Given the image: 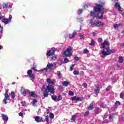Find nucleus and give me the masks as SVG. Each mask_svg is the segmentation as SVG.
I'll use <instances>...</instances> for the list:
<instances>
[{
  "mask_svg": "<svg viewBox=\"0 0 124 124\" xmlns=\"http://www.w3.org/2000/svg\"><path fill=\"white\" fill-rule=\"evenodd\" d=\"M96 7H94V11L91 12L90 13L91 16L94 18L96 17L98 19H102L103 18V12H101L103 10V6L100 4H95Z\"/></svg>",
  "mask_w": 124,
  "mask_h": 124,
  "instance_id": "f257e3e1",
  "label": "nucleus"
},
{
  "mask_svg": "<svg viewBox=\"0 0 124 124\" xmlns=\"http://www.w3.org/2000/svg\"><path fill=\"white\" fill-rule=\"evenodd\" d=\"M102 48L103 50L102 52V58H105L106 56H108L110 54L113 53V50H110V47H109V43L108 42L105 41L101 44Z\"/></svg>",
  "mask_w": 124,
  "mask_h": 124,
  "instance_id": "f03ea898",
  "label": "nucleus"
},
{
  "mask_svg": "<svg viewBox=\"0 0 124 124\" xmlns=\"http://www.w3.org/2000/svg\"><path fill=\"white\" fill-rule=\"evenodd\" d=\"M90 23L91 24L90 27L91 28H93V27L95 26H97V27H99V26H103V25H104V23L99 22L98 20H95L93 22L92 19L90 20Z\"/></svg>",
  "mask_w": 124,
  "mask_h": 124,
  "instance_id": "7ed1b4c3",
  "label": "nucleus"
},
{
  "mask_svg": "<svg viewBox=\"0 0 124 124\" xmlns=\"http://www.w3.org/2000/svg\"><path fill=\"white\" fill-rule=\"evenodd\" d=\"M27 74L31 80L32 82H34V80H35V77L34 76V74H32V70H29L27 71Z\"/></svg>",
  "mask_w": 124,
  "mask_h": 124,
  "instance_id": "20e7f679",
  "label": "nucleus"
},
{
  "mask_svg": "<svg viewBox=\"0 0 124 124\" xmlns=\"http://www.w3.org/2000/svg\"><path fill=\"white\" fill-rule=\"evenodd\" d=\"M45 90H46V91L50 93H54V92H55V88L53 85L48 84Z\"/></svg>",
  "mask_w": 124,
  "mask_h": 124,
  "instance_id": "39448f33",
  "label": "nucleus"
},
{
  "mask_svg": "<svg viewBox=\"0 0 124 124\" xmlns=\"http://www.w3.org/2000/svg\"><path fill=\"white\" fill-rule=\"evenodd\" d=\"M63 55L66 57H69V56H72V52H71V47L68 46L66 51L64 52Z\"/></svg>",
  "mask_w": 124,
  "mask_h": 124,
  "instance_id": "423d86ee",
  "label": "nucleus"
},
{
  "mask_svg": "<svg viewBox=\"0 0 124 124\" xmlns=\"http://www.w3.org/2000/svg\"><path fill=\"white\" fill-rule=\"evenodd\" d=\"M56 67H57V65L55 64V63H48L46 66L47 70H48V69H50V70H53V69H55Z\"/></svg>",
  "mask_w": 124,
  "mask_h": 124,
  "instance_id": "0eeeda50",
  "label": "nucleus"
},
{
  "mask_svg": "<svg viewBox=\"0 0 124 124\" xmlns=\"http://www.w3.org/2000/svg\"><path fill=\"white\" fill-rule=\"evenodd\" d=\"M56 49L55 47H52L50 50H48L46 52V56H52V55H54L55 52L56 51Z\"/></svg>",
  "mask_w": 124,
  "mask_h": 124,
  "instance_id": "6e6552de",
  "label": "nucleus"
},
{
  "mask_svg": "<svg viewBox=\"0 0 124 124\" xmlns=\"http://www.w3.org/2000/svg\"><path fill=\"white\" fill-rule=\"evenodd\" d=\"M46 82L48 83V85H54V84H55V83L56 82V80H52L50 78H47Z\"/></svg>",
  "mask_w": 124,
  "mask_h": 124,
  "instance_id": "1a4fd4ad",
  "label": "nucleus"
},
{
  "mask_svg": "<svg viewBox=\"0 0 124 124\" xmlns=\"http://www.w3.org/2000/svg\"><path fill=\"white\" fill-rule=\"evenodd\" d=\"M34 119L37 123H41L42 122V117L39 116H36Z\"/></svg>",
  "mask_w": 124,
  "mask_h": 124,
  "instance_id": "9d476101",
  "label": "nucleus"
},
{
  "mask_svg": "<svg viewBox=\"0 0 124 124\" xmlns=\"http://www.w3.org/2000/svg\"><path fill=\"white\" fill-rule=\"evenodd\" d=\"M21 93L24 96L27 95V90L25 89L23 87L21 88Z\"/></svg>",
  "mask_w": 124,
  "mask_h": 124,
  "instance_id": "9b49d317",
  "label": "nucleus"
},
{
  "mask_svg": "<svg viewBox=\"0 0 124 124\" xmlns=\"http://www.w3.org/2000/svg\"><path fill=\"white\" fill-rule=\"evenodd\" d=\"M2 120L4 121L5 123H7L8 121V116L4 114H1Z\"/></svg>",
  "mask_w": 124,
  "mask_h": 124,
  "instance_id": "f8f14e48",
  "label": "nucleus"
},
{
  "mask_svg": "<svg viewBox=\"0 0 124 124\" xmlns=\"http://www.w3.org/2000/svg\"><path fill=\"white\" fill-rule=\"evenodd\" d=\"M115 7H117L118 11H123V8L121 7V6L120 5V4L118 2H116L115 4Z\"/></svg>",
  "mask_w": 124,
  "mask_h": 124,
  "instance_id": "ddd939ff",
  "label": "nucleus"
},
{
  "mask_svg": "<svg viewBox=\"0 0 124 124\" xmlns=\"http://www.w3.org/2000/svg\"><path fill=\"white\" fill-rule=\"evenodd\" d=\"M99 91H100L99 86H96L94 90V93H95V94H98V93H99Z\"/></svg>",
  "mask_w": 124,
  "mask_h": 124,
  "instance_id": "4468645a",
  "label": "nucleus"
},
{
  "mask_svg": "<svg viewBox=\"0 0 124 124\" xmlns=\"http://www.w3.org/2000/svg\"><path fill=\"white\" fill-rule=\"evenodd\" d=\"M93 103L94 102H92L88 107V109L89 111H92L93 109Z\"/></svg>",
  "mask_w": 124,
  "mask_h": 124,
  "instance_id": "2eb2a0df",
  "label": "nucleus"
},
{
  "mask_svg": "<svg viewBox=\"0 0 124 124\" xmlns=\"http://www.w3.org/2000/svg\"><path fill=\"white\" fill-rule=\"evenodd\" d=\"M62 85L64 86V87H67L68 85H70V82L69 81H64L62 82Z\"/></svg>",
  "mask_w": 124,
  "mask_h": 124,
  "instance_id": "dca6fc26",
  "label": "nucleus"
},
{
  "mask_svg": "<svg viewBox=\"0 0 124 124\" xmlns=\"http://www.w3.org/2000/svg\"><path fill=\"white\" fill-rule=\"evenodd\" d=\"M76 31H74L72 34H69V39H72V38H74V37H75V36H76Z\"/></svg>",
  "mask_w": 124,
  "mask_h": 124,
  "instance_id": "f3484780",
  "label": "nucleus"
},
{
  "mask_svg": "<svg viewBox=\"0 0 124 124\" xmlns=\"http://www.w3.org/2000/svg\"><path fill=\"white\" fill-rule=\"evenodd\" d=\"M3 8H7L8 7H10V3L5 2L3 3Z\"/></svg>",
  "mask_w": 124,
  "mask_h": 124,
  "instance_id": "a211bd4d",
  "label": "nucleus"
},
{
  "mask_svg": "<svg viewBox=\"0 0 124 124\" xmlns=\"http://www.w3.org/2000/svg\"><path fill=\"white\" fill-rule=\"evenodd\" d=\"M71 99H72V101H75L76 100H77V101H78L81 100V98H80L79 97H76V96H74L71 98Z\"/></svg>",
  "mask_w": 124,
  "mask_h": 124,
  "instance_id": "6ab92c4d",
  "label": "nucleus"
},
{
  "mask_svg": "<svg viewBox=\"0 0 124 124\" xmlns=\"http://www.w3.org/2000/svg\"><path fill=\"white\" fill-rule=\"evenodd\" d=\"M8 18H5L3 19V23H4L5 25H7L8 23H10Z\"/></svg>",
  "mask_w": 124,
  "mask_h": 124,
  "instance_id": "aec40b11",
  "label": "nucleus"
},
{
  "mask_svg": "<svg viewBox=\"0 0 124 124\" xmlns=\"http://www.w3.org/2000/svg\"><path fill=\"white\" fill-rule=\"evenodd\" d=\"M32 69H33V70H35V71H37L38 72H40V71H42V72H43L44 71H47V68H45L41 69L40 70H37L35 69V68H34V67H33Z\"/></svg>",
  "mask_w": 124,
  "mask_h": 124,
  "instance_id": "412c9836",
  "label": "nucleus"
},
{
  "mask_svg": "<svg viewBox=\"0 0 124 124\" xmlns=\"http://www.w3.org/2000/svg\"><path fill=\"white\" fill-rule=\"evenodd\" d=\"M78 117V115H77V114L73 115L72 116L71 120L73 121V122H75V120H76V118H77Z\"/></svg>",
  "mask_w": 124,
  "mask_h": 124,
  "instance_id": "4be33fe9",
  "label": "nucleus"
},
{
  "mask_svg": "<svg viewBox=\"0 0 124 124\" xmlns=\"http://www.w3.org/2000/svg\"><path fill=\"white\" fill-rule=\"evenodd\" d=\"M57 76L59 79H61V78H62V73H61L60 71L57 72Z\"/></svg>",
  "mask_w": 124,
  "mask_h": 124,
  "instance_id": "5701e85b",
  "label": "nucleus"
},
{
  "mask_svg": "<svg viewBox=\"0 0 124 124\" xmlns=\"http://www.w3.org/2000/svg\"><path fill=\"white\" fill-rule=\"evenodd\" d=\"M48 91L46 90L44 91V97H48Z\"/></svg>",
  "mask_w": 124,
  "mask_h": 124,
  "instance_id": "b1692460",
  "label": "nucleus"
},
{
  "mask_svg": "<svg viewBox=\"0 0 124 124\" xmlns=\"http://www.w3.org/2000/svg\"><path fill=\"white\" fill-rule=\"evenodd\" d=\"M95 44L94 40L93 39H91V42L89 44L90 46H94Z\"/></svg>",
  "mask_w": 124,
  "mask_h": 124,
  "instance_id": "393cba45",
  "label": "nucleus"
},
{
  "mask_svg": "<svg viewBox=\"0 0 124 124\" xmlns=\"http://www.w3.org/2000/svg\"><path fill=\"white\" fill-rule=\"evenodd\" d=\"M118 62L120 63H122V62H124V59H123V57H120L119 58Z\"/></svg>",
  "mask_w": 124,
  "mask_h": 124,
  "instance_id": "a878e982",
  "label": "nucleus"
},
{
  "mask_svg": "<svg viewBox=\"0 0 124 124\" xmlns=\"http://www.w3.org/2000/svg\"><path fill=\"white\" fill-rule=\"evenodd\" d=\"M11 95L12 96V99H14L15 98V93L14 92H12L11 93Z\"/></svg>",
  "mask_w": 124,
  "mask_h": 124,
  "instance_id": "bb28decb",
  "label": "nucleus"
},
{
  "mask_svg": "<svg viewBox=\"0 0 124 124\" xmlns=\"http://www.w3.org/2000/svg\"><path fill=\"white\" fill-rule=\"evenodd\" d=\"M95 113H96V114H99V108H98V107L95 108Z\"/></svg>",
  "mask_w": 124,
  "mask_h": 124,
  "instance_id": "cd10ccee",
  "label": "nucleus"
},
{
  "mask_svg": "<svg viewBox=\"0 0 124 124\" xmlns=\"http://www.w3.org/2000/svg\"><path fill=\"white\" fill-rule=\"evenodd\" d=\"M29 96H33V97H34L35 96V94L34 93V92H31L29 93Z\"/></svg>",
  "mask_w": 124,
  "mask_h": 124,
  "instance_id": "c85d7f7f",
  "label": "nucleus"
},
{
  "mask_svg": "<svg viewBox=\"0 0 124 124\" xmlns=\"http://www.w3.org/2000/svg\"><path fill=\"white\" fill-rule=\"evenodd\" d=\"M45 120H46V124H49V116L47 115L46 116L45 118Z\"/></svg>",
  "mask_w": 124,
  "mask_h": 124,
  "instance_id": "c756f323",
  "label": "nucleus"
},
{
  "mask_svg": "<svg viewBox=\"0 0 124 124\" xmlns=\"http://www.w3.org/2000/svg\"><path fill=\"white\" fill-rule=\"evenodd\" d=\"M52 99L54 100V101H56L57 100V96L56 95H53L51 96Z\"/></svg>",
  "mask_w": 124,
  "mask_h": 124,
  "instance_id": "7c9ffc66",
  "label": "nucleus"
},
{
  "mask_svg": "<svg viewBox=\"0 0 124 124\" xmlns=\"http://www.w3.org/2000/svg\"><path fill=\"white\" fill-rule=\"evenodd\" d=\"M100 107L101 108H106V105L104 104V103H102L100 105Z\"/></svg>",
  "mask_w": 124,
  "mask_h": 124,
  "instance_id": "2f4dec72",
  "label": "nucleus"
},
{
  "mask_svg": "<svg viewBox=\"0 0 124 124\" xmlns=\"http://www.w3.org/2000/svg\"><path fill=\"white\" fill-rule=\"evenodd\" d=\"M62 95H59L58 98L57 99V101H60V100H62Z\"/></svg>",
  "mask_w": 124,
  "mask_h": 124,
  "instance_id": "473e14b6",
  "label": "nucleus"
},
{
  "mask_svg": "<svg viewBox=\"0 0 124 124\" xmlns=\"http://www.w3.org/2000/svg\"><path fill=\"white\" fill-rule=\"evenodd\" d=\"M5 99H7V100H9V96L8 94H5Z\"/></svg>",
  "mask_w": 124,
  "mask_h": 124,
  "instance_id": "72a5a7b5",
  "label": "nucleus"
},
{
  "mask_svg": "<svg viewBox=\"0 0 124 124\" xmlns=\"http://www.w3.org/2000/svg\"><path fill=\"white\" fill-rule=\"evenodd\" d=\"M124 92H121L120 93V98H124Z\"/></svg>",
  "mask_w": 124,
  "mask_h": 124,
  "instance_id": "f704fd0d",
  "label": "nucleus"
},
{
  "mask_svg": "<svg viewBox=\"0 0 124 124\" xmlns=\"http://www.w3.org/2000/svg\"><path fill=\"white\" fill-rule=\"evenodd\" d=\"M73 73L75 75H79V71H74L73 72Z\"/></svg>",
  "mask_w": 124,
  "mask_h": 124,
  "instance_id": "c9c22d12",
  "label": "nucleus"
},
{
  "mask_svg": "<svg viewBox=\"0 0 124 124\" xmlns=\"http://www.w3.org/2000/svg\"><path fill=\"white\" fill-rule=\"evenodd\" d=\"M69 62L68 58H66L64 59V62H65V63H67V62Z\"/></svg>",
  "mask_w": 124,
  "mask_h": 124,
  "instance_id": "e433bc0d",
  "label": "nucleus"
},
{
  "mask_svg": "<svg viewBox=\"0 0 124 124\" xmlns=\"http://www.w3.org/2000/svg\"><path fill=\"white\" fill-rule=\"evenodd\" d=\"M120 26H121V24H115L114 25V29H118Z\"/></svg>",
  "mask_w": 124,
  "mask_h": 124,
  "instance_id": "4c0bfd02",
  "label": "nucleus"
},
{
  "mask_svg": "<svg viewBox=\"0 0 124 124\" xmlns=\"http://www.w3.org/2000/svg\"><path fill=\"white\" fill-rule=\"evenodd\" d=\"M74 66H75V64H72L70 66V71H72V70H73V68H74Z\"/></svg>",
  "mask_w": 124,
  "mask_h": 124,
  "instance_id": "58836bf2",
  "label": "nucleus"
},
{
  "mask_svg": "<svg viewBox=\"0 0 124 124\" xmlns=\"http://www.w3.org/2000/svg\"><path fill=\"white\" fill-rule=\"evenodd\" d=\"M49 117L50 119H54V114L52 112L50 113Z\"/></svg>",
  "mask_w": 124,
  "mask_h": 124,
  "instance_id": "ea45409f",
  "label": "nucleus"
},
{
  "mask_svg": "<svg viewBox=\"0 0 124 124\" xmlns=\"http://www.w3.org/2000/svg\"><path fill=\"white\" fill-rule=\"evenodd\" d=\"M2 30H3V28L0 24V33H2Z\"/></svg>",
  "mask_w": 124,
  "mask_h": 124,
  "instance_id": "a19ab883",
  "label": "nucleus"
},
{
  "mask_svg": "<svg viewBox=\"0 0 124 124\" xmlns=\"http://www.w3.org/2000/svg\"><path fill=\"white\" fill-rule=\"evenodd\" d=\"M89 114H90V112L89 111L85 112L84 114V117H87V116H88V115H89Z\"/></svg>",
  "mask_w": 124,
  "mask_h": 124,
  "instance_id": "79ce46f5",
  "label": "nucleus"
},
{
  "mask_svg": "<svg viewBox=\"0 0 124 124\" xmlns=\"http://www.w3.org/2000/svg\"><path fill=\"white\" fill-rule=\"evenodd\" d=\"M79 37H80V39H84V34H81L80 35H79Z\"/></svg>",
  "mask_w": 124,
  "mask_h": 124,
  "instance_id": "37998d69",
  "label": "nucleus"
},
{
  "mask_svg": "<svg viewBox=\"0 0 124 124\" xmlns=\"http://www.w3.org/2000/svg\"><path fill=\"white\" fill-rule=\"evenodd\" d=\"M114 118V114L110 115L109 116V120H113V118Z\"/></svg>",
  "mask_w": 124,
  "mask_h": 124,
  "instance_id": "c03bdc74",
  "label": "nucleus"
},
{
  "mask_svg": "<svg viewBox=\"0 0 124 124\" xmlns=\"http://www.w3.org/2000/svg\"><path fill=\"white\" fill-rule=\"evenodd\" d=\"M83 53H84V54H87V53H89V50H88L87 49H85L83 50Z\"/></svg>",
  "mask_w": 124,
  "mask_h": 124,
  "instance_id": "a18cd8bd",
  "label": "nucleus"
},
{
  "mask_svg": "<svg viewBox=\"0 0 124 124\" xmlns=\"http://www.w3.org/2000/svg\"><path fill=\"white\" fill-rule=\"evenodd\" d=\"M9 20V22H11V19H12V16L11 15H9V18H8Z\"/></svg>",
  "mask_w": 124,
  "mask_h": 124,
  "instance_id": "49530a36",
  "label": "nucleus"
},
{
  "mask_svg": "<svg viewBox=\"0 0 124 124\" xmlns=\"http://www.w3.org/2000/svg\"><path fill=\"white\" fill-rule=\"evenodd\" d=\"M69 95H73L74 94V93L72 91H69Z\"/></svg>",
  "mask_w": 124,
  "mask_h": 124,
  "instance_id": "de8ad7c7",
  "label": "nucleus"
},
{
  "mask_svg": "<svg viewBox=\"0 0 124 124\" xmlns=\"http://www.w3.org/2000/svg\"><path fill=\"white\" fill-rule=\"evenodd\" d=\"M82 86L83 88H87L88 87V85H87V83H85L82 84Z\"/></svg>",
  "mask_w": 124,
  "mask_h": 124,
  "instance_id": "09e8293b",
  "label": "nucleus"
},
{
  "mask_svg": "<svg viewBox=\"0 0 124 124\" xmlns=\"http://www.w3.org/2000/svg\"><path fill=\"white\" fill-rule=\"evenodd\" d=\"M115 104L116 106H119V105H120V102L119 101H117L115 103Z\"/></svg>",
  "mask_w": 124,
  "mask_h": 124,
  "instance_id": "8fccbe9b",
  "label": "nucleus"
},
{
  "mask_svg": "<svg viewBox=\"0 0 124 124\" xmlns=\"http://www.w3.org/2000/svg\"><path fill=\"white\" fill-rule=\"evenodd\" d=\"M6 100H7V99H4L3 100V103H4V104H6L7 103Z\"/></svg>",
  "mask_w": 124,
  "mask_h": 124,
  "instance_id": "3c124183",
  "label": "nucleus"
},
{
  "mask_svg": "<svg viewBox=\"0 0 124 124\" xmlns=\"http://www.w3.org/2000/svg\"><path fill=\"white\" fill-rule=\"evenodd\" d=\"M82 11H83V10L82 9H79L78 11V15H80L81 14V13H82Z\"/></svg>",
  "mask_w": 124,
  "mask_h": 124,
  "instance_id": "603ef678",
  "label": "nucleus"
},
{
  "mask_svg": "<svg viewBox=\"0 0 124 124\" xmlns=\"http://www.w3.org/2000/svg\"><path fill=\"white\" fill-rule=\"evenodd\" d=\"M75 61H76L77 62H78V61H79V58L78 57H76L75 58Z\"/></svg>",
  "mask_w": 124,
  "mask_h": 124,
  "instance_id": "864d4df0",
  "label": "nucleus"
},
{
  "mask_svg": "<svg viewBox=\"0 0 124 124\" xmlns=\"http://www.w3.org/2000/svg\"><path fill=\"white\" fill-rule=\"evenodd\" d=\"M108 117V114L107 113H106L104 116V119H106Z\"/></svg>",
  "mask_w": 124,
  "mask_h": 124,
  "instance_id": "5fc2aeb1",
  "label": "nucleus"
},
{
  "mask_svg": "<svg viewBox=\"0 0 124 124\" xmlns=\"http://www.w3.org/2000/svg\"><path fill=\"white\" fill-rule=\"evenodd\" d=\"M51 60H52V61H55V60H57V58L56 57H53Z\"/></svg>",
  "mask_w": 124,
  "mask_h": 124,
  "instance_id": "6e6d98bb",
  "label": "nucleus"
},
{
  "mask_svg": "<svg viewBox=\"0 0 124 124\" xmlns=\"http://www.w3.org/2000/svg\"><path fill=\"white\" fill-rule=\"evenodd\" d=\"M33 103L34 104V103H36V102H37V100L36 99H34L33 101Z\"/></svg>",
  "mask_w": 124,
  "mask_h": 124,
  "instance_id": "4d7b16f0",
  "label": "nucleus"
},
{
  "mask_svg": "<svg viewBox=\"0 0 124 124\" xmlns=\"http://www.w3.org/2000/svg\"><path fill=\"white\" fill-rule=\"evenodd\" d=\"M19 116H20V117H23V113L22 112H20L18 114Z\"/></svg>",
  "mask_w": 124,
  "mask_h": 124,
  "instance_id": "13d9d810",
  "label": "nucleus"
},
{
  "mask_svg": "<svg viewBox=\"0 0 124 124\" xmlns=\"http://www.w3.org/2000/svg\"><path fill=\"white\" fill-rule=\"evenodd\" d=\"M2 18H3V16L1 15V13H0V20L2 19Z\"/></svg>",
  "mask_w": 124,
  "mask_h": 124,
  "instance_id": "bf43d9fd",
  "label": "nucleus"
},
{
  "mask_svg": "<svg viewBox=\"0 0 124 124\" xmlns=\"http://www.w3.org/2000/svg\"><path fill=\"white\" fill-rule=\"evenodd\" d=\"M93 36H95V35H96V33L94 32H93Z\"/></svg>",
  "mask_w": 124,
  "mask_h": 124,
  "instance_id": "052dcab7",
  "label": "nucleus"
},
{
  "mask_svg": "<svg viewBox=\"0 0 124 124\" xmlns=\"http://www.w3.org/2000/svg\"><path fill=\"white\" fill-rule=\"evenodd\" d=\"M46 113L47 114H49L50 113V110L47 108H46Z\"/></svg>",
  "mask_w": 124,
  "mask_h": 124,
  "instance_id": "680f3d73",
  "label": "nucleus"
},
{
  "mask_svg": "<svg viewBox=\"0 0 124 124\" xmlns=\"http://www.w3.org/2000/svg\"><path fill=\"white\" fill-rule=\"evenodd\" d=\"M79 22H82L83 21V18H82L81 17H80L79 19Z\"/></svg>",
  "mask_w": 124,
  "mask_h": 124,
  "instance_id": "e2e57ef3",
  "label": "nucleus"
},
{
  "mask_svg": "<svg viewBox=\"0 0 124 124\" xmlns=\"http://www.w3.org/2000/svg\"><path fill=\"white\" fill-rule=\"evenodd\" d=\"M5 94H8V90H6Z\"/></svg>",
  "mask_w": 124,
  "mask_h": 124,
  "instance_id": "0e129e2a",
  "label": "nucleus"
},
{
  "mask_svg": "<svg viewBox=\"0 0 124 124\" xmlns=\"http://www.w3.org/2000/svg\"><path fill=\"white\" fill-rule=\"evenodd\" d=\"M109 89H110V87H107V88L106 89V91L107 92V91H109Z\"/></svg>",
  "mask_w": 124,
  "mask_h": 124,
  "instance_id": "69168bd1",
  "label": "nucleus"
},
{
  "mask_svg": "<svg viewBox=\"0 0 124 124\" xmlns=\"http://www.w3.org/2000/svg\"><path fill=\"white\" fill-rule=\"evenodd\" d=\"M13 85H15V84H16V82H13Z\"/></svg>",
  "mask_w": 124,
  "mask_h": 124,
  "instance_id": "338daca9",
  "label": "nucleus"
},
{
  "mask_svg": "<svg viewBox=\"0 0 124 124\" xmlns=\"http://www.w3.org/2000/svg\"><path fill=\"white\" fill-rule=\"evenodd\" d=\"M2 46H0V50H1Z\"/></svg>",
  "mask_w": 124,
  "mask_h": 124,
  "instance_id": "774afa93",
  "label": "nucleus"
}]
</instances>
